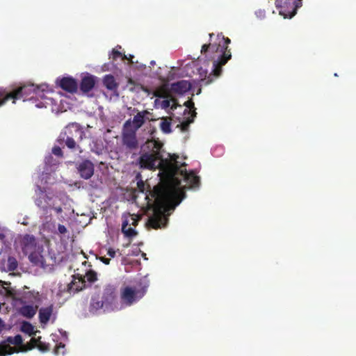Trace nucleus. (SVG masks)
<instances>
[{
    "mask_svg": "<svg viewBox=\"0 0 356 356\" xmlns=\"http://www.w3.org/2000/svg\"><path fill=\"white\" fill-rule=\"evenodd\" d=\"M119 253V255H121V253L120 252V250H115L112 248H108L107 250V255L109 256L111 258H114L116 256V254Z\"/></svg>",
    "mask_w": 356,
    "mask_h": 356,
    "instance_id": "nucleus-33",
    "label": "nucleus"
},
{
    "mask_svg": "<svg viewBox=\"0 0 356 356\" xmlns=\"http://www.w3.org/2000/svg\"><path fill=\"white\" fill-rule=\"evenodd\" d=\"M160 128L164 134H170L172 132L171 122H169L166 118L163 119L160 124Z\"/></svg>",
    "mask_w": 356,
    "mask_h": 356,
    "instance_id": "nucleus-29",
    "label": "nucleus"
},
{
    "mask_svg": "<svg viewBox=\"0 0 356 356\" xmlns=\"http://www.w3.org/2000/svg\"><path fill=\"white\" fill-rule=\"evenodd\" d=\"M64 347H65V345L60 343L59 345L57 346L56 349H58L59 348H64Z\"/></svg>",
    "mask_w": 356,
    "mask_h": 356,
    "instance_id": "nucleus-43",
    "label": "nucleus"
},
{
    "mask_svg": "<svg viewBox=\"0 0 356 356\" xmlns=\"http://www.w3.org/2000/svg\"><path fill=\"white\" fill-rule=\"evenodd\" d=\"M37 106L39 107V108H42V106H41L40 104H37Z\"/></svg>",
    "mask_w": 356,
    "mask_h": 356,
    "instance_id": "nucleus-47",
    "label": "nucleus"
},
{
    "mask_svg": "<svg viewBox=\"0 0 356 356\" xmlns=\"http://www.w3.org/2000/svg\"><path fill=\"white\" fill-rule=\"evenodd\" d=\"M213 35H214L213 33H210L209 37L211 38Z\"/></svg>",
    "mask_w": 356,
    "mask_h": 356,
    "instance_id": "nucleus-48",
    "label": "nucleus"
},
{
    "mask_svg": "<svg viewBox=\"0 0 356 356\" xmlns=\"http://www.w3.org/2000/svg\"><path fill=\"white\" fill-rule=\"evenodd\" d=\"M121 56V53L116 50V49H113L112 51V58L113 60H116L118 57H120Z\"/></svg>",
    "mask_w": 356,
    "mask_h": 356,
    "instance_id": "nucleus-39",
    "label": "nucleus"
},
{
    "mask_svg": "<svg viewBox=\"0 0 356 356\" xmlns=\"http://www.w3.org/2000/svg\"><path fill=\"white\" fill-rule=\"evenodd\" d=\"M3 283V285L6 284V285H9L10 283L9 282H1Z\"/></svg>",
    "mask_w": 356,
    "mask_h": 356,
    "instance_id": "nucleus-45",
    "label": "nucleus"
},
{
    "mask_svg": "<svg viewBox=\"0 0 356 356\" xmlns=\"http://www.w3.org/2000/svg\"><path fill=\"white\" fill-rule=\"evenodd\" d=\"M18 267V262L15 257L9 256L7 260V269L8 271H14Z\"/></svg>",
    "mask_w": 356,
    "mask_h": 356,
    "instance_id": "nucleus-28",
    "label": "nucleus"
},
{
    "mask_svg": "<svg viewBox=\"0 0 356 356\" xmlns=\"http://www.w3.org/2000/svg\"><path fill=\"white\" fill-rule=\"evenodd\" d=\"M131 126V120H127L123 126L124 131L122 133V143L129 149H135L138 148V142L136 138V130L129 129Z\"/></svg>",
    "mask_w": 356,
    "mask_h": 356,
    "instance_id": "nucleus-8",
    "label": "nucleus"
},
{
    "mask_svg": "<svg viewBox=\"0 0 356 356\" xmlns=\"http://www.w3.org/2000/svg\"><path fill=\"white\" fill-rule=\"evenodd\" d=\"M75 132H76V134H82V131H80V130H79V129H76V130H75Z\"/></svg>",
    "mask_w": 356,
    "mask_h": 356,
    "instance_id": "nucleus-44",
    "label": "nucleus"
},
{
    "mask_svg": "<svg viewBox=\"0 0 356 356\" xmlns=\"http://www.w3.org/2000/svg\"><path fill=\"white\" fill-rule=\"evenodd\" d=\"M53 313V306L42 307L39 310V321L42 324H47Z\"/></svg>",
    "mask_w": 356,
    "mask_h": 356,
    "instance_id": "nucleus-17",
    "label": "nucleus"
},
{
    "mask_svg": "<svg viewBox=\"0 0 356 356\" xmlns=\"http://www.w3.org/2000/svg\"><path fill=\"white\" fill-rule=\"evenodd\" d=\"M71 131L70 130H66L63 132H61L58 138V143L60 145H62L63 143H65V145L71 149H75L76 147L79 148V145H76V143L74 138H72V136L71 135Z\"/></svg>",
    "mask_w": 356,
    "mask_h": 356,
    "instance_id": "nucleus-12",
    "label": "nucleus"
},
{
    "mask_svg": "<svg viewBox=\"0 0 356 356\" xmlns=\"http://www.w3.org/2000/svg\"><path fill=\"white\" fill-rule=\"evenodd\" d=\"M40 339H41V337L36 338H32L29 343L26 344L22 343L21 347L19 348H14L15 349V351L14 353H19V352H26L28 350H31L36 346L38 345V341H40Z\"/></svg>",
    "mask_w": 356,
    "mask_h": 356,
    "instance_id": "nucleus-21",
    "label": "nucleus"
},
{
    "mask_svg": "<svg viewBox=\"0 0 356 356\" xmlns=\"http://www.w3.org/2000/svg\"><path fill=\"white\" fill-rule=\"evenodd\" d=\"M83 278H86L88 282L90 283H93L97 280V275L96 272L90 270L86 273V275Z\"/></svg>",
    "mask_w": 356,
    "mask_h": 356,
    "instance_id": "nucleus-30",
    "label": "nucleus"
},
{
    "mask_svg": "<svg viewBox=\"0 0 356 356\" xmlns=\"http://www.w3.org/2000/svg\"><path fill=\"white\" fill-rule=\"evenodd\" d=\"M137 187L140 192L145 193L146 191V186L143 180H140L137 182Z\"/></svg>",
    "mask_w": 356,
    "mask_h": 356,
    "instance_id": "nucleus-36",
    "label": "nucleus"
},
{
    "mask_svg": "<svg viewBox=\"0 0 356 356\" xmlns=\"http://www.w3.org/2000/svg\"><path fill=\"white\" fill-rule=\"evenodd\" d=\"M58 231L60 234H64L67 233V230L65 225L59 224L58 226Z\"/></svg>",
    "mask_w": 356,
    "mask_h": 356,
    "instance_id": "nucleus-38",
    "label": "nucleus"
},
{
    "mask_svg": "<svg viewBox=\"0 0 356 356\" xmlns=\"http://www.w3.org/2000/svg\"><path fill=\"white\" fill-rule=\"evenodd\" d=\"M4 327V323H3V321L1 320V318H0V331L2 330V329Z\"/></svg>",
    "mask_w": 356,
    "mask_h": 356,
    "instance_id": "nucleus-42",
    "label": "nucleus"
},
{
    "mask_svg": "<svg viewBox=\"0 0 356 356\" xmlns=\"http://www.w3.org/2000/svg\"><path fill=\"white\" fill-rule=\"evenodd\" d=\"M52 153L58 157H62L63 155L61 148L58 146H55L52 148Z\"/></svg>",
    "mask_w": 356,
    "mask_h": 356,
    "instance_id": "nucleus-34",
    "label": "nucleus"
},
{
    "mask_svg": "<svg viewBox=\"0 0 356 356\" xmlns=\"http://www.w3.org/2000/svg\"><path fill=\"white\" fill-rule=\"evenodd\" d=\"M23 342L22 337L21 335L17 334L15 337H8L6 340L1 343H0V346L3 343H6L7 345H9L10 346V344L15 345L17 346L21 347V345Z\"/></svg>",
    "mask_w": 356,
    "mask_h": 356,
    "instance_id": "nucleus-24",
    "label": "nucleus"
},
{
    "mask_svg": "<svg viewBox=\"0 0 356 356\" xmlns=\"http://www.w3.org/2000/svg\"><path fill=\"white\" fill-rule=\"evenodd\" d=\"M200 78L201 81V86H207L209 83H211L213 81V76L218 77L219 76H216L212 71L211 73H210L207 76V71L203 70L202 67L198 69Z\"/></svg>",
    "mask_w": 356,
    "mask_h": 356,
    "instance_id": "nucleus-18",
    "label": "nucleus"
},
{
    "mask_svg": "<svg viewBox=\"0 0 356 356\" xmlns=\"http://www.w3.org/2000/svg\"><path fill=\"white\" fill-rule=\"evenodd\" d=\"M4 237V235L3 234H0V238Z\"/></svg>",
    "mask_w": 356,
    "mask_h": 356,
    "instance_id": "nucleus-46",
    "label": "nucleus"
},
{
    "mask_svg": "<svg viewBox=\"0 0 356 356\" xmlns=\"http://www.w3.org/2000/svg\"><path fill=\"white\" fill-rule=\"evenodd\" d=\"M154 63H155V62H154V61H152V62H151V64H154Z\"/></svg>",
    "mask_w": 356,
    "mask_h": 356,
    "instance_id": "nucleus-49",
    "label": "nucleus"
},
{
    "mask_svg": "<svg viewBox=\"0 0 356 356\" xmlns=\"http://www.w3.org/2000/svg\"><path fill=\"white\" fill-rule=\"evenodd\" d=\"M181 166L179 165V170L175 175L180 173L184 177L185 181L188 184L189 188H197L200 185V177L197 176L193 172H187L186 170L181 169Z\"/></svg>",
    "mask_w": 356,
    "mask_h": 356,
    "instance_id": "nucleus-10",
    "label": "nucleus"
},
{
    "mask_svg": "<svg viewBox=\"0 0 356 356\" xmlns=\"http://www.w3.org/2000/svg\"><path fill=\"white\" fill-rule=\"evenodd\" d=\"M129 220H124L122 225V232L125 236H127L129 238H133L136 236L138 234V233L134 228L129 227Z\"/></svg>",
    "mask_w": 356,
    "mask_h": 356,
    "instance_id": "nucleus-23",
    "label": "nucleus"
},
{
    "mask_svg": "<svg viewBox=\"0 0 356 356\" xmlns=\"http://www.w3.org/2000/svg\"><path fill=\"white\" fill-rule=\"evenodd\" d=\"M145 293V290L143 289H137L134 287L126 286L121 291V300L127 306H131L140 300Z\"/></svg>",
    "mask_w": 356,
    "mask_h": 356,
    "instance_id": "nucleus-7",
    "label": "nucleus"
},
{
    "mask_svg": "<svg viewBox=\"0 0 356 356\" xmlns=\"http://www.w3.org/2000/svg\"><path fill=\"white\" fill-rule=\"evenodd\" d=\"M95 85V77L92 75H88L82 78L80 83V90L83 93L91 91Z\"/></svg>",
    "mask_w": 356,
    "mask_h": 356,
    "instance_id": "nucleus-15",
    "label": "nucleus"
},
{
    "mask_svg": "<svg viewBox=\"0 0 356 356\" xmlns=\"http://www.w3.org/2000/svg\"><path fill=\"white\" fill-rule=\"evenodd\" d=\"M104 86L109 90H115L118 88V83L115 77L111 74H106L103 79Z\"/></svg>",
    "mask_w": 356,
    "mask_h": 356,
    "instance_id": "nucleus-20",
    "label": "nucleus"
},
{
    "mask_svg": "<svg viewBox=\"0 0 356 356\" xmlns=\"http://www.w3.org/2000/svg\"><path fill=\"white\" fill-rule=\"evenodd\" d=\"M59 86L64 90L74 93L76 92L78 88L76 81L72 77H63L58 83Z\"/></svg>",
    "mask_w": 356,
    "mask_h": 356,
    "instance_id": "nucleus-13",
    "label": "nucleus"
},
{
    "mask_svg": "<svg viewBox=\"0 0 356 356\" xmlns=\"http://www.w3.org/2000/svg\"><path fill=\"white\" fill-rule=\"evenodd\" d=\"M86 287V280L81 276L78 277V281H76V277H74V280L70 283L69 286V290L70 291H74L78 292L81 291L83 288Z\"/></svg>",
    "mask_w": 356,
    "mask_h": 356,
    "instance_id": "nucleus-22",
    "label": "nucleus"
},
{
    "mask_svg": "<svg viewBox=\"0 0 356 356\" xmlns=\"http://www.w3.org/2000/svg\"><path fill=\"white\" fill-rule=\"evenodd\" d=\"M223 44L220 42L204 44L202 46L201 54L208 60H213V72L216 76H220L222 67L231 59L232 54L228 45L231 40L228 38L222 36Z\"/></svg>",
    "mask_w": 356,
    "mask_h": 356,
    "instance_id": "nucleus-3",
    "label": "nucleus"
},
{
    "mask_svg": "<svg viewBox=\"0 0 356 356\" xmlns=\"http://www.w3.org/2000/svg\"><path fill=\"white\" fill-rule=\"evenodd\" d=\"M22 250L25 255H28L31 261H33L37 248V241L34 236L25 234L21 241Z\"/></svg>",
    "mask_w": 356,
    "mask_h": 356,
    "instance_id": "nucleus-9",
    "label": "nucleus"
},
{
    "mask_svg": "<svg viewBox=\"0 0 356 356\" xmlns=\"http://www.w3.org/2000/svg\"><path fill=\"white\" fill-rule=\"evenodd\" d=\"M149 113L145 110L140 112H138L136 115H134L132 121V124L134 126V129L137 131L145 122V116Z\"/></svg>",
    "mask_w": 356,
    "mask_h": 356,
    "instance_id": "nucleus-16",
    "label": "nucleus"
},
{
    "mask_svg": "<svg viewBox=\"0 0 356 356\" xmlns=\"http://www.w3.org/2000/svg\"><path fill=\"white\" fill-rule=\"evenodd\" d=\"M146 195L147 204L152 209L147 225L154 229L164 228L168 221V212L174 210L181 201L175 188L168 182L159 183Z\"/></svg>",
    "mask_w": 356,
    "mask_h": 356,
    "instance_id": "nucleus-1",
    "label": "nucleus"
},
{
    "mask_svg": "<svg viewBox=\"0 0 356 356\" xmlns=\"http://www.w3.org/2000/svg\"><path fill=\"white\" fill-rule=\"evenodd\" d=\"M140 216L136 215H131V222L129 221V225H133L134 227H136L138 225V221L140 220Z\"/></svg>",
    "mask_w": 356,
    "mask_h": 356,
    "instance_id": "nucleus-32",
    "label": "nucleus"
},
{
    "mask_svg": "<svg viewBox=\"0 0 356 356\" xmlns=\"http://www.w3.org/2000/svg\"><path fill=\"white\" fill-rule=\"evenodd\" d=\"M21 330L26 333V334H28L29 336H33V335H35V333L37 332V331H35L34 330V326L31 324L29 322H24L22 325V327H21Z\"/></svg>",
    "mask_w": 356,
    "mask_h": 356,
    "instance_id": "nucleus-25",
    "label": "nucleus"
},
{
    "mask_svg": "<svg viewBox=\"0 0 356 356\" xmlns=\"http://www.w3.org/2000/svg\"><path fill=\"white\" fill-rule=\"evenodd\" d=\"M38 306L31 305H24L19 309V313L27 318H33L36 314Z\"/></svg>",
    "mask_w": 356,
    "mask_h": 356,
    "instance_id": "nucleus-19",
    "label": "nucleus"
},
{
    "mask_svg": "<svg viewBox=\"0 0 356 356\" xmlns=\"http://www.w3.org/2000/svg\"><path fill=\"white\" fill-rule=\"evenodd\" d=\"M36 347L42 351H47L49 350V345L42 342L40 340V341H38Z\"/></svg>",
    "mask_w": 356,
    "mask_h": 356,
    "instance_id": "nucleus-35",
    "label": "nucleus"
},
{
    "mask_svg": "<svg viewBox=\"0 0 356 356\" xmlns=\"http://www.w3.org/2000/svg\"><path fill=\"white\" fill-rule=\"evenodd\" d=\"M170 99H164L161 102V108L166 109L170 106Z\"/></svg>",
    "mask_w": 356,
    "mask_h": 356,
    "instance_id": "nucleus-37",
    "label": "nucleus"
},
{
    "mask_svg": "<svg viewBox=\"0 0 356 356\" xmlns=\"http://www.w3.org/2000/svg\"><path fill=\"white\" fill-rule=\"evenodd\" d=\"M99 260L103 262L104 264L106 265H108L110 264V261H111V259H108V258H106L104 257H101L99 258Z\"/></svg>",
    "mask_w": 356,
    "mask_h": 356,
    "instance_id": "nucleus-40",
    "label": "nucleus"
},
{
    "mask_svg": "<svg viewBox=\"0 0 356 356\" xmlns=\"http://www.w3.org/2000/svg\"><path fill=\"white\" fill-rule=\"evenodd\" d=\"M38 92V87L34 84L24 85L11 92L7 91L6 88H0V106L8 100H13V103H15L16 99L22 98L24 99V101L32 99Z\"/></svg>",
    "mask_w": 356,
    "mask_h": 356,
    "instance_id": "nucleus-5",
    "label": "nucleus"
},
{
    "mask_svg": "<svg viewBox=\"0 0 356 356\" xmlns=\"http://www.w3.org/2000/svg\"><path fill=\"white\" fill-rule=\"evenodd\" d=\"M302 0H276L277 7H280V15L284 18H292L302 6Z\"/></svg>",
    "mask_w": 356,
    "mask_h": 356,
    "instance_id": "nucleus-6",
    "label": "nucleus"
},
{
    "mask_svg": "<svg viewBox=\"0 0 356 356\" xmlns=\"http://www.w3.org/2000/svg\"><path fill=\"white\" fill-rule=\"evenodd\" d=\"M196 115V113L194 111L193 118L191 119H188L186 121L182 122L180 124L181 129L184 131H187L189 127V124L193 122V116Z\"/></svg>",
    "mask_w": 356,
    "mask_h": 356,
    "instance_id": "nucleus-31",
    "label": "nucleus"
},
{
    "mask_svg": "<svg viewBox=\"0 0 356 356\" xmlns=\"http://www.w3.org/2000/svg\"><path fill=\"white\" fill-rule=\"evenodd\" d=\"M116 298V288L112 284L106 285L101 296L96 295L91 298L90 312L94 313L101 309H103L104 312L113 310V305Z\"/></svg>",
    "mask_w": 356,
    "mask_h": 356,
    "instance_id": "nucleus-4",
    "label": "nucleus"
},
{
    "mask_svg": "<svg viewBox=\"0 0 356 356\" xmlns=\"http://www.w3.org/2000/svg\"><path fill=\"white\" fill-rule=\"evenodd\" d=\"M154 96L159 98H168L170 95L168 90L165 86H162L154 90Z\"/></svg>",
    "mask_w": 356,
    "mask_h": 356,
    "instance_id": "nucleus-26",
    "label": "nucleus"
},
{
    "mask_svg": "<svg viewBox=\"0 0 356 356\" xmlns=\"http://www.w3.org/2000/svg\"><path fill=\"white\" fill-rule=\"evenodd\" d=\"M191 84L186 80H181L175 83H172L170 86V90L176 94L183 95L190 90Z\"/></svg>",
    "mask_w": 356,
    "mask_h": 356,
    "instance_id": "nucleus-14",
    "label": "nucleus"
},
{
    "mask_svg": "<svg viewBox=\"0 0 356 356\" xmlns=\"http://www.w3.org/2000/svg\"><path fill=\"white\" fill-rule=\"evenodd\" d=\"M184 105L189 108H194V103L191 100L186 101Z\"/></svg>",
    "mask_w": 356,
    "mask_h": 356,
    "instance_id": "nucleus-41",
    "label": "nucleus"
},
{
    "mask_svg": "<svg viewBox=\"0 0 356 356\" xmlns=\"http://www.w3.org/2000/svg\"><path fill=\"white\" fill-rule=\"evenodd\" d=\"M15 351L14 347L10 346L6 343L0 346V356H6V355H12Z\"/></svg>",
    "mask_w": 356,
    "mask_h": 356,
    "instance_id": "nucleus-27",
    "label": "nucleus"
},
{
    "mask_svg": "<svg viewBox=\"0 0 356 356\" xmlns=\"http://www.w3.org/2000/svg\"><path fill=\"white\" fill-rule=\"evenodd\" d=\"M145 146L150 152L141 154L139 158L140 167L149 170L156 169V167H159L160 170L168 177H174L179 170V163L177 161L179 156L174 154L169 155L170 159H163L161 154L163 143L159 140H148Z\"/></svg>",
    "mask_w": 356,
    "mask_h": 356,
    "instance_id": "nucleus-2",
    "label": "nucleus"
},
{
    "mask_svg": "<svg viewBox=\"0 0 356 356\" xmlns=\"http://www.w3.org/2000/svg\"><path fill=\"white\" fill-rule=\"evenodd\" d=\"M77 169L80 176L84 179H90L94 174V165L88 159L80 163Z\"/></svg>",
    "mask_w": 356,
    "mask_h": 356,
    "instance_id": "nucleus-11",
    "label": "nucleus"
}]
</instances>
